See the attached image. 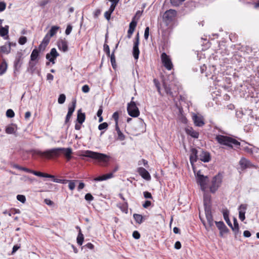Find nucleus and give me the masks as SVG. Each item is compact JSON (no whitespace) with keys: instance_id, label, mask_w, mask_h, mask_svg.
<instances>
[{"instance_id":"1","label":"nucleus","mask_w":259,"mask_h":259,"mask_svg":"<svg viewBox=\"0 0 259 259\" xmlns=\"http://www.w3.org/2000/svg\"><path fill=\"white\" fill-rule=\"evenodd\" d=\"M72 149L70 148H56L45 151H40L39 154L48 158L58 157L61 153H63L69 160L71 158Z\"/></svg>"},{"instance_id":"2","label":"nucleus","mask_w":259,"mask_h":259,"mask_svg":"<svg viewBox=\"0 0 259 259\" xmlns=\"http://www.w3.org/2000/svg\"><path fill=\"white\" fill-rule=\"evenodd\" d=\"M82 156L91 158L92 159L97 160L99 162H107L110 157L105 154L94 152L90 150H86L83 152Z\"/></svg>"},{"instance_id":"3","label":"nucleus","mask_w":259,"mask_h":259,"mask_svg":"<svg viewBox=\"0 0 259 259\" xmlns=\"http://www.w3.org/2000/svg\"><path fill=\"white\" fill-rule=\"evenodd\" d=\"M223 180V175L219 173L214 176L211 181V185L209 187L210 191L214 193L221 186Z\"/></svg>"},{"instance_id":"4","label":"nucleus","mask_w":259,"mask_h":259,"mask_svg":"<svg viewBox=\"0 0 259 259\" xmlns=\"http://www.w3.org/2000/svg\"><path fill=\"white\" fill-rule=\"evenodd\" d=\"M197 182L200 185L201 189L205 192L207 188V183L209 182V178L201 174L200 171L197 172L196 175Z\"/></svg>"},{"instance_id":"5","label":"nucleus","mask_w":259,"mask_h":259,"mask_svg":"<svg viewBox=\"0 0 259 259\" xmlns=\"http://www.w3.org/2000/svg\"><path fill=\"white\" fill-rule=\"evenodd\" d=\"M134 99V98L132 97L131 102L128 103L127 110L130 116L133 117H137L139 115L140 111L136 103L133 101Z\"/></svg>"},{"instance_id":"6","label":"nucleus","mask_w":259,"mask_h":259,"mask_svg":"<svg viewBox=\"0 0 259 259\" xmlns=\"http://www.w3.org/2000/svg\"><path fill=\"white\" fill-rule=\"evenodd\" d=\"M177 11L176 10L170 9L166 11L163 15V19L166 23V25H168L169 23L172 22L176 16Z\"/></svg>"},{"instance_id":"7","label":"nucleus","mask_w":259,"mask_h":259,"mask_svg":"<svg viewBox=\"0 0 259 259\" xmlns=\"http://www.w3.org/2000/svg\"><path fill=\"white\" fill-rule=\"evenodd\" d=\"M161 60L163 65L166 69L170 70L172 69L173 65L171 60L165 53L163 52L161 54Z\"/></svg>"},{"instance_id":"8","label":"nucleus","mask_w":259,"mask_h":259,"mask_svg":"<svg viewBox=\"0 0 259 259\" xmlns=\"http://www.w3.org/2000/svg\"><path fill=\"white\" fill-rule=\"evenodd\" d=\"M140 43V36L139 32L136 34L134 40V46L133 48V55L135 60H138L139 56L140 51L139 49V45Z\"/></svg>"},{"instance_id":"9","label":"nucleus","mask_w":259,"mask_h":259,"mask_svg":"<svg viewBox=\"0 0 259 259\" xmlns=\"http://www.w3.org/2000/svg\"><path fill=\"white\" fill-rule=\"evenodd\" d=\"M23 54L21 51H18L14 62V67L15 70L18 71L23 64Z\"/></svg>"},{"instance_id":"10","label":"nucleus","mask_w":259,"mask_h":259,"mask_svg":"<svg viewBox=\"0 0 259 259\" xmlns=\"http://www.w3.org/2000/svg\"><path fill=\"white\" fill-rule=\"evenodd\" d=\"M239 164L240 168L241 170H244L248 168L253 167L254 165L250 162V161L245 158L242 157L239 162Z\"/></svg>"},{"instance_id":"11","label":"nucleus","mask_w":259,"mask_h":259,"mask_svg":"<svg viewBox=\"0 0 259 259\" xmlns=\"http://www.w3.org/2000/svg\"><path fill=\"white\" fill-rule=\"evenodd\" d=\"M76 99H73L72 101L71 105L69 106L68 113H67L66 118H65V124H67L69 121V120H70L71 116L72 115L73 112L75 110V108L76 107Z\"/></svg>"},{"instance_id":"12","label":"nucleus","mask_w":259,"mask_h":259,"mask_svg":"<svg viewBox=\"0 0 259 259\" xmlns=\"http://www.w3.org/2000/svg\"><path fill=\"white\" fill-rule=\"evenodd\" d=\"M59 56V54L57 52L56 49L53 48L51 50L50 52L46 55V59L54 64L55 63L56 59Z\"/></svg>"},{"instance_id":"13","label":"nucleus","mask_w":259,"mask_h":259,"mask_svg":"<svg viewBox=\"0 0 259 259\" xmlns=\"http://www.w3.org/2000/svg\"><path fill=\"white\" fill-rule=\"evenodd\" d=\"M215 225L220 230V235L221 237L223 236L224 234H226L229 232V230L225 225L224 223L222 221L215 222Z\"/></svg>"},{"instance_id":"14","label":"nucleus","mask_w":259,"mask_h":259,"mask_svg":"<svg viewBox=\"0 0 259 259\" xmlns=\"http://www.w3.org/2000/svg\"><path fill=\"white\" fill-rule=\"evenodd\" d=\"M230 137L224 135H217L215 137V140L221 145H225L228 146L229 145L228 142H229Z\"/></svg>"},{"instance_id":"15","label":"nucleus","mask_w":259,"mask_h":259,"mask_svg":"<svg viewBox=\"0 0 259 259\" xmlns=\"http://www.w3.org/2000/svg\"><path fill=\"white\" fill-rule=\"evenodd\" d=\"M204 211L208 226L209 228H211V227L213 226L214 224L213 217L211 213V209H205Z\"/></svg>"},{"instance_id":"16","label":"nucleus","mask_w":259,"mask_h":259,"mask_svg":"<svg viewBox=\"0 0 259 259\" xmlns=\"http://www.w3.org/2000/svg\"><path fill=\"white\" fill-rule=\"evenodd\" d=\"M57 46L59 49L63 52H66L68 50V43L65 38L59 39L57 42Z\"/></svg>"},{"instance_id":"17","label":"nucleus","mask_w":259,"mask_h":259,"mask_svg":"<svg viewBox=\"0 0 259 259\" xmlns=\"http://www.w3.org/2000/svg\"><path fill=\"white\" fill-rule=\"evenodd\" d=\"M139 174L145 180L149 181L151 179V176L149 172L142 167H139L137 169Z\"/></svg>"},{"instance_id":"18","label":"nucleus","mask_w":259,"mask_h":259,"mask_svg":"<svg viewBox=\"0 0 259 259\" xmlns=\"http://www.w3.org/2000/svg\"><path fill=\"white\" fill-rule=\"evenodd\" d=\"M247 205L246 204H241L239 208V218L241 221H243L245 219V211L247 209Z\"/></svg>"},{"instance_id":"19","label":"nucleus","mask_w":259,"mask_h":259,"mask_svg":"<svg viewBox=\"0 0 259 259\" xmlns=\"http://www.w3.org/2000/svg\"><path fill=\"white\" fill-rule=\"evenodd\" d=\"M135 16L132 19L131 22L130 23L129 25V28L127 31V37L128 38H131L132 37V35L135 29V28L137 26V22L135 20Z\"/></svg>"},{"instance_id":"20","label":"nucleus","mask_w":259,"mask_h":259,"mask_svg":"<svg viewBox=\"0 0 259 259\" xmlns=\"http://www.w3.org/2000/svg\"><path fill=\"white\" fill-rule=\"evenodd\" d=\"M191 154L190 155V162L191 164L193 165L195 162L197 161L198 159V151L196 148H191Z\"/></svg>"},{"instance_id":"21","label":"nucleus","mask_w":259,"mask_h":259,"mask_svg":"<svg viewBox=\"0 0 259 259\" xmlns=\"http://www.w3.org/2000/svg\"><path fill=\"white\" fill-rule=\"evenodd\" d=\"M203 204L205 209H211V196L208 194L204 193L203 195Z\"/></svg>"},{"instance_id":"22","label":"nucleus","mask_w":259,"mask_h":259,"mask_svg":"<svg viewBox=\"0 0 259 259\" xmlns=\"http://www.w3.org/2000/svg\"><path fill=\"white\" fill-rule=\"evenodd\" d=\"M229 141V145H228V147L233 149L240 148V143L239 141L232 137L230 138V140Z\"/></svg>"},{"instance_id":"23","label":"nucleus","mask_w":259,"mask_h":259,"mask_svg":"<svg viewBox=\"0 0 259 259\" xmlns=\"http://www.w3.org/2000/svg\"><path fill=\"white\" fill-rule=\"evenodd\" d=\"M9 26L8 25H5L3 27L1 25L0 26V35L4 37L5 39H9L8 33H9Z\"/></svg>"},{"instance_id":"24","label":"nucleus","mask_w":259,"mask_h":259,"mask_svg":"<svg viewBox=\"0 0 259 259\" xmlns=\"http://www.w3.org/2000/svg\"><path fill=\"white\" fill-rule=\"evenodd\" d=\"M199 159L204 162H208L210 160V153L207 151H202L199 155Z\"/></svg>"},{"instance_id":"25","label":"nucleus","mask_w":259,"mask_h":259,"mask_svg":"<svg viewBox=\"0 0 259 259\" xmlns=\"http://www.w3.org/2000/svg\"><path fill=\"white\" fill-rule=\"evenodd\" d=\"M193 119L195 124L199 127L202 126L204 124V122L201 117L195 115L193 117Z\"/></svg>"},{"instance_id":"26","label":"nucleus","mask_w":259,"mask_h":259,"mask_svg":"<svg viewBox=\"0 0 259 259\" xmlns=\"http://www.w3.org/2000/svg\"><path fill=\"white\" fill-rule=\"evenodd\" d=\"M85 115L84 113L82 112L80 109L77 111V121L80 124H82L85 120Z\"/></svg>"},{"instance_id":"27","label":"nucleus","mask_w":259,"mask_h":259,"mask_svg":"<svg viewBox=\"0 0 259 259\" xmlns=\"http://www.w3.org/2000/svg\"><path fill=\"white\" fill-rule=\"evenodd\" d=\"M30 173H31L33 174L35 176L40 177H44V178H54V175H50L46 173H43L40 171H37L35 170H31V171Z\"/></svg>"},{"instance_id":"28","label":"nucleus","mask_w":259,"mask_h":259,"mask_svg":"<svg viewBox=\"0 0 259 259\" xmlns=\"http://www.w3.org/2000/svg\"><path fill=\"white\" fill-rule=\"evenodd\" d=\"M234 226L232 225V227H230L232 231L234 232L235 235L236 236L239 233V227L238 221L236 218L233 219Z\"/></svg>"},{"instance_id":"29","label":"nucleus","mask_w":259,"mask_h":259,"mask_svg":"<svg viewBox=\"0 0 259 259\" xmlns=\"http://www.w3.org/2000/svg\"><path fill=\"white\" fill-rule=\"evenodd\" d=\"M186 132L188 135L194 138H198L199 135V133L194 130L192 127L187 128Z\"/></svg>"},{"instance_id":"30","label":"nucleus","mask_w":259,"mask_h":259,"mask_svg":"<svg viewBox=\"0 0 259 259\" xmlns=\"http://www.w3.org/2000/svg\"><path fill=\"white\" fill-rule=\"evenodd\" d=\"M39 51L37 49H34L30 55V61H38L39 55Z\"/></svg>"},{"instance_id":"31","label":"nucleus","mask_w":259,"mask_h":259,"mask_svg":"<svg viewBox=\"0 0 259 259\" xmlns=\"http://www.w3.org/2000/svg\"><path fill=\"white\" fill-rule=\"evenodd\" d=\"M34 61H29L28 63V67L27 69V71L30 74L32 75L35 70V65L36 63L34 62Z\"/></svg>"},{"instance_id":"32","label":"nucleus","mask_w":259,"mask_h":259,"mask_svg":"<svg viewBox=\"0 0 259 259\" xmlns=\"http://www.w3.org/2000/svg\"><path fill=\"white\" fill-rule=\"evenodd\" d=\"M117 47H118V44L116 45V47H115L114 50H113V52L112 53V54L111 55L110 54V56H109L110 58L111 63L113 69H115L116 67L115 56L114 55V52L115 51V49H116V48H117Z\"/></svg>"},{"instance_id":"33","label":"nucleus","mask_w":259,"mask_h":259,"mask_svg":"<svg viewBox=\"0 0 259 259\" xmlns=\"http://www.w3.org/2000/svg\"><path fill=\"white\" fill-rule=\"evenodd\" d=\"M8 64L6 61L4 60L0 64V76L4 74L7 71Z\"/></svg>"},{"instance_id":"34","label":"nucleus","mask_w":259,"mask_h":259,"mask_svg":"<svg viewBox=\"0 0 259 259\" xmlns=\"http://www.w3.org/2000/svg\"><path fill=\"white\" fill-rule=\"evenodd\" d=\"M17 130V126L15 124H12L6 127V133L8 134H14Z\"/></svg>"},{"instance_id":"35","label":"nucleus","mask_w":259,"mask_h":259,"mask_svg":"<svg viewBox=\"0 0 259 259\" xmlns=\"http://www.w3.org/2000/svg\"><path fill=\"white\" fill-rule=\"evenodd\" d=\"M133 218L136 222L138 224H142L145 220L144 218L141 214L138 213H134L133 214Z\"/></svg>"},{"instance_id":"36","label":"nucleus","mask_w":259,"mask_h":259,"mask_svg":"<svg viewBox=\"0 0 259 259\" xmlns=\"http://www.w3.org/2000/svg\"><path fill=\"white\" fill-rule=\"evenodd\" d=\"M59 28H60V27L59 26H53L51 28L49 32L47 34H49V35L50 36V37H52L56 34L57 31L58 30V29Z\"/></svg>"},{"instance_id":"37","label":"nucleus","mask_w":259,"mask_h":259,"mask_svg":"<svg viewBox=\"0 0 259 259\" xmlns=\"http://www.w3.org/2000/svg\"><path fill=\"white\" fill-rule=\"evenodd\" d=\"M163 87L164 89L165 93L171 97H174L173 93L171 91V89L169 87V85H168L166 84V83L164 82L163 83Z\"/></svg>"},{"instance_id":"38","label":"nucleus","mask_w":259,"mask_h":259,"mask_svg":"<svg viewBox=\"0 0 259 259\" xmlns=\"http://www.w3.org/2000/svg\"><path fill=\"white\" fill-rule=\"evenodd\" d=\"M0 52L8 54L11 52V48L7 44H5V45L0 47Z\"/></svg>"},{"instance_id":"39","label":"nucleus","mask_w":259,"mask_h":259,"mask_svg":"<svg viewBox=\"0 0 259 259\" xmlns=\"http://www.w3.org/2000/svg\"><path fill=\"white\" fill-rule=\"evenodd\" d=\"M77 243L79 245H81L83 243V240H84V236L81 233V231L80 230V231L78 232L77 237Z\"/></svg>"},{"instance_id":"40","label":"nucleus","mask_w":259,"mask_h":259,"mask_svg":"<svg viewBox=\"0 0 259 259\" xmlns=\"http://www.w3.org/2000/svg\"><path fill=\"white\" fill-rule=\"evenodd\" d=\"M20 213V210L15 208H12L10 210H6L3 212L5 214H8L9 216H11L13 214Z\"/></svg>"},{"instance_id":"41","label":"nucleus","mask_w":259,"mask_h":259,"mask_svg":"<svg viewBox=\"0 0 259 259\" xmlns=\"http://www.w3.org/2000/svg\"><path fill=\"white\" fill-rule=\"evenodd\" d=\"M223 217L228 225L230 227H232V223L229 219V212L227 210L223 212Z\"/></svg>"},{"instance_id":"42","label":"nucleus","mask_w":259,"mask_h":259,"mask_svg":"<svg viewBox=\"0 0 259 259\" xmlns=\"http://www.w3.org/2000/svg\"><path fill=\"white\" fill-rule=\"evenodd\" d=\"M50 36L49 35V34H47L46 36L44 37L42 43L44 44V47L43 49H45V48L47 47V46L48 45L50 39Z\"/></svg>"},{"instance_id":"43","label":"nucleus","mask_w":259,"mask_h":259,"mask_svg":"<svg viewBox=\"0 0 259 259\" xmlns=\"http://www.w3.org/2000/svg\"><path fill=\"white\" fill-rule=\"evenodd\" d=\"M13 167H14V168H15L16 169H18L23 170V171L27 172H29V173L31 171V169H30L29 168H27L26 167H25L20 166H19V165H18L17 164H15L13 166Z\"/></svg>"},{"instance_id":"44","label":"nucleus","mask_w":259,"mask_h":259,"mask_svg":"<svg viewBox=\"0 0 259 259\" xmlns=\"http://www.w3.org/2000/svg\"><path fill=\"white\" fill-rule=\"evenodd\" d=\"M66 100V96L64 94H60L59 96L58 102L59 104H63Z\"/></svg>"},{"instance_id":"45","label":"nucleus","mask_w":259,"mask_h":259,"mask_svg":"<svg viewBox=\"0 0 259 259\" xmlns=\"http://www.w3.org/2000/svg\"><path fill=\"white\" fill-rule=\"evenodd\" d=\"M184 1L182 0H170V3L174 7H178Z\"/></svg>"},{"instance_id":"46","label":"nucleus","mask_w":259,"mask_h":259,"mask_svg":"<svg viewBox=\"0 0 259 259\" xmlns=\"http://www.w3.org/2000/svg\"><path fill=\"white\" fill-rule=\"evenodd\" d=\"M6 116L9 118H12L15 116V113L12 109H9L6 112Z\"/></svg>"},{"instance_id":"47","label":"nucleus","mask_w":259,"mask_h":259,"mask_svg":"<svg viewBox=\"0 0 259 259\" xmlns=\"http://www.w3.org/2000/svg\"><path fill=\"white\" fill-rule=\"evenodd\" d=\"M108 124L107 122H103L101 123L98 126V129L100 131H102L103 130L107 129L108 127Z\"/></svg>"},{"instance_id":"48","label":"nucleus","mask_w":259,"mask_h":259,"mask_svg":"<svg viewBox=\"0 0 259 259\" xmlns=\"http://www.w3.org/2000/svg\"><path fill=\"white\" fill-rule=\"evenodd\" d=\"M17 199L20 202L24 203L26 201V198L24 195H17Z\"/></svg>"},{"instance_id":"49","label":"nucleus","mask_w":259,"mask_h":259,"mask_svg":"<svg viewBox=\"0 0 259 259\" xmlns=\"http://www.w3.org/2000/svg\"><path fill=\"white\" fill-rule=\"evenodd\" d=\"M68 183H69L68 187H69V188L70 189V190H74L75 187V184L74 181L69 180Z\"/></svg>"},{"instance_id":"50","label":"nucleus","mask_w":259,"mask_h":259,"mask_svg":"<svg viewBox=\"0 0 259 259\" xmlns=\"http://www.w3.org/2000/svg\"><path fill=\"white\" fill-rule=\"evenodd\" d=\"M27 41V38L25 36H21L18 40L19 44L23 45H24Z\"/></svg>"},{"instance_id":"51","label":"nucleus","mask_w":259,"mask_h":259,"mask_svg":"<svg viewBox=\"0 0 259 259\" xmlns=\"http://www.w3.org/2000/svg\"><path fill=\"white\" fill-rule=\"evenodd\" d=\"M104 51L108 56H110V48L109 46L106 44L104 45Z\"/></svg>"},{"instance_id":"52","label":"nucleus","mask_w":259,"mask_h":259,"mask_svg":"<svg viewBox=\"0 0 259 259\" xmlns=\"http://www.w3.org/2000/svg\"><path fill=\"white\" fill-rule=\"evenodd\" d=\"M144 197L146 199H153V197L150 192L148 191H145L143 192Z\"/></svg>"},{"instance_id":"53","label":"nucleus","mask_w":259,"mask_h":259,"mask_svg":"<svg viewBox=\"0 0 259 259\" xmlns=\"http://www.w3.org/2000/svg\"><path fill=\"white\" fill-rule=\"evenodd\" d=\"M112 118L114 119L116 123H118L119 118V114L118 112H115L112 115Z\"/></svg>"},{"instance_id":"54","label":"nucleus","mask_w":259,"mask_h":259,"mask_svg":"<svg viewBox=\"0 0 259 259\" xmlns=\"http://www.w3.org/2000/svg\"><path fill=\"white\" fill-rule=\"evenodd\" d=\"M84 198L87 201H92L94 199V197L90 193H87L84 196Z\"/></svg>"},{"instance_id":"55","label":"nucleus","mask_w":259,"mask_h":259,"mask_svg":"<svg viewBox=\"0 0 259 259\" xmlns=\"http://www.w3.org/2000/svg\"><path fill=\"white\" fill-rule=\"evenodd\" d=\"M118 135L117 139L120 141H123L125 139V136L120 131L118 133H117Z\"/></svg>"},{"instance_id":"56","label":"nucleus","mask_w":259,"mask_h":259,"mask_svg":"<svg viewBox=\"0 0 259 259\" xmlns=\"http://www.w3.org/2000/svg\"><path fill=\"white\" fill-rule=\"evenodd\" d=\"M152 204V203L149 200H146L144 203L143 204L142 206L145 208H147L148 207L151 206Z\"/></svg>"},{"instance_id":"57","label":"nucleus","mask_w":259,"mask_h":259,"mask_svg":"<svg viewBox=\"0 0 259 259\" xmlns=\"http://www.w3.org/2000/svg\"><path fill=\"white\" fill-rule=\"evenodd\" d=\"M149 35V27H147L145 29L144 38L145 39H148Z\"/></svg>"},{"instance_id":"58","label":"nucleus","mask_w":259,"mask_h":259,"mask_svg":"<svg viewBox=\"0 0 259 259\" xmlns=\"http://www.w3.org/2000/svg\"><path fill=\"white\" fill-rule=\"evenodd\" d=\"M50 0H44L40 2L39 5L42 7L44 8L46 5H47L48 3H50Z\"/></svg>"},{"instance_id":"59","label":"nucleus","mask_w":259,"mask_h":259,"mask_svg":"<svg viewBox=\"0 0 259 259\" xmlns=\"http://www.w3.org/2000/svg\"><path fill=\"white\" fill-rule=\"evenodd\" d=\"M72 29V27L71 25H68L67 26V28L65 30V33L66 35H69L70 34Z\"/></svg>"},{"instance_id":"60","label":"nucleus","mask_w":259,"mask_h":259,"mask_svg":"<svg viewBox=\"0 0 259 259\" xmlns=\"http://www.w3.org/2000/svg\"><path fill=\"white\" fill-rule=\"evenodd\" d=\"M133 237L136 239H138L140 238V234L138 231H135L133 233Z\"/></svg>"},{"instance_id":"61","label":"nucleus","mask_w":259,"mask_h":259,"mask_svg":"<svg viewBox=\"0 0 259 259\" xmlns=\"http://www.w3.org/2000/svg\"><path fill=\"white\" fill-rule=\"evenodd\" d=\"M90 91V88L88 85H84L82 87V91L84 93H87Z\"/></svg>"},{"instance_id":"62","label":"nucleus","mask_w":259,"mask_h":259,"mask_svg":"<svg viewBox=\"0 0 259 259\" xmlns=\"http://www.w3.org/2000/svg\"><path fill=\"white\" fill-rule=\"evenodd\" d=\"M113 177V172H111L106 175H104L105 180L111 179Z\"/></svg>"},{"instance_id":"63","label":"nucleus","mask_w":259,"mask_h":259,"mask_svg":"<svg viewBox=\"0 0 259 259\" xmlns=\"http://www.w3.org/2000/svg\"><path fill=\"white\" fill-rule=\"evenodd\" d=\"M6 5L4 2H0V12L4 11L6 9Z\"/></svg>"},{"instance_id":"64","label":"nucleus","mask_w":259,"mask_h":259,"mask_svg":"<svg viewBox=\"0 0 259 259\" xmlns=\"http://www.w3.org/2000/svg\"><path fill=\"white\" fill-rule=\"evenodd\" d=\"M101 11L100 9H96L94 12V15L95 18H97L101 14Z\"/></svg>"}]
</instances>
